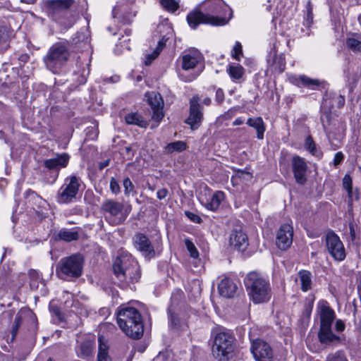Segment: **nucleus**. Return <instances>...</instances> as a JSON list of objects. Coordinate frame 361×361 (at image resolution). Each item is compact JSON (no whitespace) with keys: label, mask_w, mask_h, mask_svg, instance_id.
<instances>
[{"label":"nucleus","mask_w":361,"mask_h":361,"mask_svg":"<svg viewBox=\"0 0 361 361\" xmlns=\"http://www.w3.org/2000/svg\"><path fill=\"white\" fill-rule=\"evenodd\" d=\"M207 13L195 9L187 16L190 27L196 29L201 23L223 25L232 17V10L223 0H206Z\"/></svg>","instance_id":"nucleus-1"},{"label":"nucleus","mask_w":361,"mask_h":361,"mask_svg":"<svg viewBox=\"0 0 361 361\" xmlns=\"http://www.w3.org/2000/svg\"><path fill=\"white\" fill-rule=\"evenodd\" d=\"M113 272L122 287L138 281L141 273L137 262L127 252H122L113 264Z\"/></svg>","instance_id":"nucleus-2"},{"label":"nucleus","mask_w":361,"mask_h":361,"mask_svg":"<svg viewBox=\"0 0 361 361\" xmlns=\"http://www.w3.org/2000/svg\"><path fill=\"white\" fill-rule=\"evenodd\" d=\"M244 284L250 300L255 304L267 302L270 300L271 285L269 279L262 274L249 272L244 279Z\"/></svg>","instance_id":"nucleus-3"},{"label":"nucleus","mask_w":361,"mask_h":361,"mask_svg":"<svg viewBox=\"0 0 361 361\" xmlns=\"http://www.w3.org/2000/svg\"><path fill=\"white\" fill-rule=\"evenodd\" d=\"M117 323L121 329L132 338L138 339L143 335L141 314L135 307L121 308L117 313Z\"/></svg>","instance_id":"nucleus-4"},{"label":"nucleus","mask_w":361,"mask_h":361,"mask_svg":"<svg viewBox=\"0 0 361 361\" xmlns=\"http://www.w3.org/2000/svg\"><path fill=\"white\" fill-rule=\"evenodd\" d=\"M71 56L68 42L59 41L53 44L43 57L46 68L54 74L59 73Z\"/></svg>","instance_id":"nucleus-5"},{"label":"nucleus","mask_w":361,"mask_h":361,"mask_svg":"<svg viewBox=\"0 0 361 361\" xmlns=\"http://www.w3.org/2000/svg\"><path fill=\"white\" fill-rule=\"evenodd\" d=\"M235 338L228 331L218 333L214 339L212 351L213 356L219 361H229L234 356Z\"/></svg>","instance_id":"nucleus-6"},{"label":"nucleus","mask_w":361,"mask_h":361,"mask_svg":"<svg viewBox=\"0 0 361 361\" xmlns=\"http://www.w3.org/2000/svg\"><path fill=\"white\" fill-rule=\"evenodd\" d=\"M83 264L84 259L80 254L63 257L56 266V274L63 279L79 278L82 274Z\"/></svg>","instance_id":"nucleus-7"},{"label":"nucleus","mask_w":361,"mask_h":361,"mask_svg":"<svg viewBox=\"0 0 361 361\" xmlns=\"http://www.w3.org/2000/svg\"><path fill=\"white\" fill-rule=\"evenodd\" d=\"M101 210L105 214V219L112 225L123 224L131 211L129 205L125 208L123 203L112 199L105 200L102 205Z\"/></svg>","instance_id":"nucleus-8"},{"label":"nucleus","mask_w":361,"mask_h":361,"mask_svg":"<svg viewBox=\"0 0 361 361\" xmlns=\"http://www.w3.org/2000/svg\"><path fill=\"white\" fill-rule=\"evenodd\" d=\"M82 180L76 176H70L65 178L63 184L58 190L56 199L60 204L73 202L78 193Z\"/></svg>","instance_id":"nucleus-9"},{"label":"nucleus","mask_w":361,"mask_h":361,"mask_svg":"<svg viewBox=\"0 0 361 361\" xmlns=\"http://www.w3.org/2000/svg\"><path fill=\"white\" fill-rule=\"evenodd\" d=\"M325 244L329 254L334 260L342 262L345 259L346 252L344 245L339 236L333 231L326 234Z\"/></svg>","instance_id":"nucleus-10"},{"label":"nucleus","mask_w":361,"mask_h":361,"mask_svg":"<svg viewBox=\"0 0 361 361\" xmlns=\"http://www.w3.org/2000/svg\"><path fill=\"white\" fill-rule=\"evenodd\" d=\"M250 350L256 361H274L273 350L270 345L263 340H255Z\"/></svg>","instance_id":"nucleus-11"},{"label":"nucleus","mask_w":361,"mask_h":361,"mask_svg":"<svg viewBox=\"0 0 361 361\" xmlns=\"http://www.w3.org/2000/svg\"><path fill=\"white\" fill-rule=\"evenodd\" d=\"M74 0H47L44 8L48 16L54 20L63 12L68 10L73 4Z\"/></svg>","instance_id":"nucleus-12"},{"label":"nucleus","mask_w":361,"mask_h":361,"mask_svg":"<svg viewBox=\"0 0 361 361\" xmlns=\"http://www.w3.org/2000/svg\"><path fill=\"white\" fill-rule=\"evenodd\" d=\"M149 105L153 111L152 119L159 122L164 116L163 108L164 100L161 95L157 92H147L145 94Z\"/></svg>","instance_id":"nucleus-13"},{"label":"nucleus","mask_w":361,"mask_h":361,"mask_svg":"<svg viewBox=\"0 0 361 361\" xmlns=\"http://www.w3.org/2000/svg\"><path fill=\"white\" fill-rule=\"evenodd\" d=\"M292 171L295 182L300 185H304L307 182V164L304 158L295 155L291 159Z\"/></svg>","instance_id":"nucleus-14"},{"label":"nucleus","mask_w":361,"mask_h":361,"mask_svg":"<svg viewBox=\"0 0 361 361\" xmlns=\"http://www.w3.org/2000/svg\"><path fill=\"white\" fill-rule=\"evenodd\" d=\"M205 197H200L201 204L208 210L215 212L219 209L221 202L225 200V194L222 191L212 192L209 189L205 190Z\"/></svg>","instance_id":"nucleus-15"},{"label":"nucleus","mask_w":361,"mask_h":361,"mask_svg":"<svg viewBox=\"0 0 361 361\" xmlns=\"http://www.w3.org/2000/svg\"><path fill=\"white\" fill-rule=\"evenodd\" d=\"M199 99L193 97L190 102V114L186 118L185 123L188 124L192 130H197L201 125L203 119V114Z\"/></svg>","instance_id":"nucleus-16"},{"label":"nucleus","mask_w":361,"mask_h":361,"mask_svg":"<svg viewBox=\"0 0 361 361\" xmlns=\"http://www.w3.org/2000/svg\"><path fill=\"white\" fill-rule=\"evenodd\" d=\"M293 228L289 224H284L279 228L276 234V245L281 250H286L293 242Z\"/></svg>","instance_id":"nucleus-17"},{"label":"nucleus","mask_w":361,"mask_h":361,"mask_svg":"<svg viewBox=\"0 0 361 361\" xmlns=\"http://www.w3.org/2000/svg\"><path fill=\"white\" fill-rule=\"evenodd\" d=\"M318 314L320 319V327L332 326L336 318L335 312L325 300H321L317 305Z\"/></svg>","instance_id":"nucleus-18"},{"label":"nucleus","mask_w":361,"mask_h":361,"mask_svg":"<svg viewBox=\"0 0 361 361\" xmlns=\"http://www.w3.org/2000/svg\"><path fill=\"white\" fill-rule=\"evenodd\" d=\"M202 56L197 49H190L185 51L181 56V67L184 71L195 68L201 62Z\"/></svg>","instance_id":"nucleus-19"},{"label":"nucleus","mask_w":361,"mask_h":361,"mask_svg":"<svg viewBox=\"0 0 361 361\" xmlns=\"http://www.w3.org/2000/svg\"><path fill=\"white\" fill-rule=\"evenodd\" d=\"M135 248L141 252L145 257H153L155 255L154 247L149 238L142 233H137L134 237Z\"/></svg>","instance_id":"nucleus-20"},{"label":"nucleus","mask_w":361,"mask_h":361,"mask_svg":"<svg viewBox=\"0 0 361 361\" xmlns=\"http://www.w3.org/2000/svg\"><path fill=\"white\" fill-rule=\"evenodd\" d=\"M230 244L240 252H245L249 245L247 234L242 229H234L230 235Z\"/></svg>","instance_id":"nucleus-21"},{"label":"nucleus","mask_w":361,"mask_h":361,"mask_svg":"<svg viewBox=\"0 0 361 361\" xmlns=\"http://www.w3.org/2000/svg\"><path fill=\"white\" fill-rule=\"evenodd\" d=\"M318 338L319 342L326 345H336L341 341V337L333 332L332 326L319 327Z\"/></svg>","instance_id":"nucleus-22"},{"label":"nucleus","mask_w":361,"mask_h":361,"mask_svg":"<svg viewBox=\"0 0 361 361\" xmlns=\"http://www.w3.org/2000/svg\"><path fill=\"white\" fill-rule=\"evenodd\" d=\"M70 156L67 153L57 154L54 158L44 161V166L49 170H59L67 166Z\"/></svg>","instance_id":"nucleus-23"},{"label":"nucleus","mask_w":361,"mask_h":361,"mask_svg":"<svg viewBox=\"0 0 361 361\" xmlns=\"http://www.w3.org/2000/svg\"><path fill=\"white\" fill-rule=\"evenodd\" d=\"M218 290L221 296L225 298H232L234 296L237 290V286L233 280L226 277L221 279L219 283Z\"/></svg>","instance_id":"nucleus-24"},{"label":"nucleus","mask_w":361,"mask_h":361,"mask_svg":"<svg viewBox=\"0 0 361 361\" xmlns=\"http://www.w3.org/2000/svg\"><path fill=\"white\" fill-rule=\"evenodd\" d=\"M246 124L256 130L257 139L262 140L264 138L265 124L261 117L249 118Z\"/></svg>","instance_id":"nucleus-25"},{"label":"nucleus","mask_w":361,"mask_h":361,"mask_svg":"<svg viewBox=\"0 0 361 361\" xmlns=\"http://www.w3.org/2000/svg\"><path fill=\"white\" fill-rule=\"evenodd\" d=\"M226 71L233 82H240L245 74V70L240 64L229 65Z\"/></svg>","instance_id":"nucleus-26"},{"label":"nucleus","mask_w":361,"mask_h":361,"mask_svg":"<svg viewBox=\"0 0 361 361\" xmlns=\"http://www.w3.org/2000/svg\"><path fill=\"white\" fill-rule=\"evenodd\" d=\"M267 61L273 71L279 73L284 71L286 67V61L283 54H275L271 59H269Z\"/></svg>","instance_id":"nucleus-27"},{"label":"nucleus","mask_w":361,"mask_h":361,"mask_svg":"<svg viewBox=\"0 0 361 361\" xmlns=\"http://www.w3.org/2000/svg\"><path fill=\"white\" fill-rule=\"evenodd\" d=\"M298 277L300 281L301 290L307 292L312 288V274L307 270H301L298 272Z\"/></svg>","instance_id":"nucleus-28"},{"label":"nucleus","mask_w":361,"mask_h":361,"mask_svg":"<svg viewBox=\"0 0 361 361\" xmlns=\"http://www.w3.org/2000/svg\"><path fill=\"white\" fill-rule=\"evenodd\" d=\"M125 121L127 124L136 125L141 128H145L147 123L142 116L137 113H130L125 116Z\"/></svg>","instance_id":"nucleus-29"},{"label":"nucleus","mask_w":361,"mask_h":361,"mask_svg":"<svg viewBox=\"0 0 361 361\" xmlns=\"http://www.w3.org/2000/svg\"><path fill=\"white\" fill-rule=\"evenodd\" d=\"M58 236L60 240L71 242L78 239L79 233L77 231L63 228L59 231Z\"/></svg>","instance_id":"nucleus-30"},{"label":"nucleus","mask_w":361,"mask_h":361,"mask_svg":"<svg viewBox=\"0 0 361 361\" xmlns=\"http://www.w3.org/2000/svg\"><path fill=\"white\" fill-rule=\"evenodd\" d=\"M169 37H166V36L162 37V38L158 42V45L156 49L153 51V53L152 54H148L147 56V60L145 62V65H150L152 61L158 56L161 51L164 47L166 42L167 41Z\"/></svg>","instance_id":"nucleus-31"},{"label":"nucleus","mask_w":361,"mask_h":361,"mask_svg":"<svg viewBox=\"0 0 361 361\" xmlns=\"http://www.w3.org/2000/svg\"><path fill=\"white\" fill-rule=\"evenodd\" d=\"M305 148L314 156L320 157L322 155V152L317 149L316 144L311 135H309L306 137L305 142Z\"/></svg>","instance_id":"nucleus-32"},{"label":"nucleus","mask_w":361,"mask_h":361,"mask_svg":"<svg viewBox=\"0 0 361 361\" xmlns=\"http://www.w3.org/2000/svg\"><path fill=\"white\" fill-rule=\"evenodd\" d=\"M99 345L97 355V361H110L108 356V346L102 342L101 338H99Z\"/></svg>","instance_id":"nucleus-33"},{"label":"nucleus","mask_w":361,"mask_h":361,"mask_svg":"<svg viewBox=\"0 0 361 361\" xmlns=\"http://www.w3.org/2000/svg\"><path fill=\"white\" fill-rule=\"evenodd\" d=\"M186 148V145L182 141H176L169 143L166 147V151L167 153H172L173 152H182Z\"/></svg>","instance_id":"nucleus-34"},{"label":"nucleus","mask_w":361,"mask_h":361,"mask_svg":"<svg viewBox=\"0 0 361 361\" xmlns=\"http://www.w3.org/2000/svg\"><path fill=\"white\" fill-rule=\"evenodd\" d=\"M299 81L305 87L314 90L316 87L319 86L320 82L319 80L312 79L306 75H301L299 78Z\"/></svg>","instance_id":"nucleus-35"},{"label":"nucleus","mask_w":361,"mask_h":361,"mask_svg":"<svg viewBox=\"0 0 361 361\" xmlns=\"http://www.w3.org/2000/svg\"><path fill=\"white\" fill-rule=\"evenodd\" d=\"M160 4L169 12H175L179 8V4L176 0H160Z\"/></svg>","instance_id":"nucleus-36"},{"label":"nucleus","mask_w":361,"mask_h":361,"mask_svg":"<svg viewBox=\"0 0 361 361\" xmlns=\"http://www.w3.org/2000/svg\"><path fill=\"white\" fill-rule=\"evenodd\" d=\"M326 361H348L345 353L341 350H338L334 353H329Z\"/></svg>","instance_id":"nucleus-37"},{"label":"nucleus","mask_w":361,"mask_h":361,"mask_svg":"<svg viewBox=\"0 0 361 361\" xmlns=\"http://www.w3.org/2000/svg\"><path fill=\"white\" fill-rule=\"evenodd\" d=\"M346 44L347 47L353 51H361V41L355 38H348Z\"/></svg>","instance_id":"nucleus-38"},{"label":"nucleus","mask_w":361,"mask_h":361,"mask_svg":"<svg viewBox=\"0 0 361 361\" xmlns=\"http://www.w3.org/2000/svg\"><path fill=\"white\" fill-rule=\"evenodd\" d=\"M184 243L190 257L195 259L197 258L199 252L193 243L188 238L185 239Z\"/></svg>","instance_id":"nucleus-39"},{"label":"nucleus","mask_w":361,"mask_h":361,"mask_svg":"<svg viewBox=\"0 0 361 361\" xmlns=\"http://www.w3.org/2000/svg\"><path fill=\"white\" fill-rule=\"evenodd\" d=\"M125 33L126 37L122 36L121 38H119V43L116 44V50H118L119 47H124L126 49L130 50V47L128 44L130 39H128V37L130 35L131 30H125Z\"/></svg>","instance_id":"nucleus-40"},{"label":"nucleus","mask_w":361,"mask_h":361,"mask_svg":"<svg viewBox=\"0 0 361 361\" xmlns=\"http://www.w3.org/2000/svg\"><path fill=\"white\" fill-rule=\"evenodd\" d=\"M243 55V49H242V45L239 42H236L232 51H231V56L238 60L240 61V56Z\"/></svg>","instance_id":"nucleus-41"},{"label":"nucleus","mask_w":361,"mask_h":361,"mask_svg":"<svg viewBox=\"0 0 361 361\" xmlns=\"http://www.w3.org/2000/svg\"><path fill=\"white\" fill-rule=\"evenodd\" d=\"M343 186L348 191V195L350 196L353 190L352 178L350 175H345L343 178Z\"/></svg>","instance_id":"nucleus-42"},{"label":"nucleus","mask_w":361,"mask_h":361,"mask_svg":"<svg viewBox=\"0 0 361 361\" xmlns=\"http://www.w3.org/2000/svg\"><path fill=\"white\" fill-rule=\"evenodd\" d=\"M123 188H124V193L126 195H129L130 193L133 190L134 185L131 182L130 179L127 177L123 180Z\"/></svg>","instance_id":"nucleus-43"},{"label":"nucleus","mask_w":361,"mask_h":361,"mask_svg":"<svg viewBox=\"0 0 361 361\" xmlns=\"http://www.w3.org/2000/svg\"><path fill=\"white\" fill-rule=\"evenodd\" d=\"M110 190L112 192V193L115 195H117L121 192V188L118 182L114 177H112L110 180Z\"/></svg>","instance_id":"nucleus-44"},{"label":"nucleus","mask_w":361,"mask_h":361,"mask_svg":"<svg viewBox=\"0 0 361 361\" xmlns=\"http://www.w3.org/2000/svg\"><path fill=\"white\" fill-rule=\"evenodd\" d=\"M185 214L193 223L201 224L202 222V218L197 214L189 211H185Z\"/></svg>","instance_id":"nucleus-45"},{"label":"nucleus","mask_w":361,"mask_h":361,"mask_svg":"<svg viewBox=\"0 0 361 361\" xmlns=\"http://www.w3.org/2000/svg\"><path fill=\"white\" fill-rule=\"evenodd\" d=\"M80 350L84 356H89L92 354V346L89 343H83L80 345Z\"/></svg>","instance_id":"nucleus-46"},{"label":"nucleus","mask_w":361,"mask_h":361,"mask_svg":"<svg viewBox=\"0 0 361 361\" xmlns=\"http://www.w3.org/2000/svg\"><path fill=\"white\" fill-rule=\"evenodd\" d=\"M169 322L173 326H176L178 324L179 320L178 317L171 312V308H169L168 310Z\"/></svg>","instance_id":"nucleus-47"},{"label":"nucleus","mask_w":361,"mask_h":361,"mask_svg":"<svg viewBox=\"0 0 361 361\" xmlns=\"http://www.w3.org/2000/svg\"><path fill=\"white\" fill-rule=\"evenodd\" d=\"M343 159H344L343 154L341 152H338L337 153H336L334 158V165L335 166H338L339 164H341V162L343 161Z\"/></svg>","instance_id":"nucleus-48"},{"label":"nucleus","mask_w":361,"mask_h":361,"mask_svg":"<svg viewBox=\"0 0 361 361\" xmlns=\"http://www.w3.org/2000/svg\"><path fill=\"white\" fill-rule=\"evenodd\" d=\"M307 14V20L310 22H312L313 19V13H312V6L310 1H307V6H306Z\"/></svg>","instance_id":"nucleus-49"},{"label":"nucleus","mask_w":361,"mask_h":361,"mask_svg":"<svg viewBox=\"0 0 361 361\" xmlns=\"http://www.w3.org/2000/svg\"><path fill=\"white\" fill-rule=\"evenodd\" d=\"M345 323L341 319H338L335 324L336 331L338 332H342L345 330Z\"/></svg>","instance_id":"nucleus-50"},{"label":"nucleus","mask_w":361,"mask_h":361,"mask_svg":"<svg viewBox=\"0 0 361 361\" xmlns=\"http://www.w3.org/2000/svg\"><path fill=\"white\" fill-rule=\"evenodd\" d=\"M224 100V91L219 88L216 91V101L220 104Z\"/></svg>","instance_id":"nucleus-51"},{"label":"nucleus","mask_w":361,"mask_h":361,"mask_svg":"<svg viewBox=\"0 0 361 361\" xmlns=\"http://www.w3.org/2000/svg\"><path fill=\"white\" fill-rule=\"evenodd\" d=\"M168 195V190L166 188H161L157 192V197L159 200L164 199Z\"/></svg>","instance_id":"nucleus-52"},{"label":"nucleus","mask_w":361,"mask_h":361,"mask_svg":"<svg viewBox=\"0 0 361 361\" xmlns=\"http://www.w3.org/2000/svg\"><path fill=\"white\" fill-rule=\"evenodd\" d=\"M29 276L32 281H37L40 277L39 273L35 270H30Z\"/></svg>","instance_id":"nucleus-53"},{"label":"nucleus","mask_w":361,"mask_h":361,"mask_svg":"<svg viewBox=\"0 0 361 361\" xmlns=\"http://www.w3.org/2000/svg\"><path fill=\"white\" fill-rule=\"evenodd\" d=\"M312 308H313V302H309L308 304H307L305 305V312L307 314V316H310L312 311Z\"/></svg>","instance_id":"nucleus-54"},{"label":"nucleus","mask_w":361,"mask_h":361,"mask_svg":"<svg viewBox=\"0 0 361 361\" xmlns=\"http://www.w3.org/2000/svg\"><path fill=\"white\" fill-rule=\"evenodd\" d=\"M337 104L338 108H341L345 104V97L342 95H339L337 97Z\"/></svg>","instance_id":"nucleus-55"},{"label":"nucleus","mask_w":361,"mask_h":361,"mask_svg":"<svg viewBox=\"0 0 361 361\" xmlns=\"http://www.w3.org/2000/svg\"><path fill=\"white\" fill-rule=\"evenodd\" d=\"M22 324V318L20 315L17 314L14 319V325L17 327H20Z\"/></svg>","instance_id":"nucleus-56"},{"label":"nucleus","mask_w":361,"mask_h":361,"mask_svg":"<svg viewBox=\"0 0 361 361\" xmlns=\"http://www.w3.org/2000/svg\"><path fill=\"white\" fill-rule=\"evenodd\" d=\"M90 73V69H89V67H87V71H85V69H83L82 71V73H81V75H82V82H85L86 81V75H87Z\"/></svg>","instance_id":"nucleus-57"},{"label":"nucleus","mask_w":361,"mask_h":361,"mask_svg":"<svg viewBox=\"0 0 361 361\" xmlns=\"http://www.w3.org/2000/svg\"><path fill=\"white\" fill-rule=\"evenodd\" d=\"M349 228H350V235L352 237V239H353L355 238V228H354L353 224H350V226H349Z\"/></svg>","instance_id":"nucleus-58"},{"label":"nucleus","mask_w":361,"mask_h":361,"mask_svg":"<svg viewBox=\"0 0 361 361\" xmlns=\"http://www.w3.org/2000/svg\"><path fill=\"white\" fill-rule=\"evenodd\" d=\"M18 329H19V327L16 326V325L13 326L12 331H11L13 338H14L16 337V336L18 333Z\"/></svg>","instance_id":"nucleus-59"},{"label":"nucleus","mask_w":361,"mask_h":361,"mask_svg":"<svg viewBox=\"0 0 361 361\" xmlns=\"http://www.w3.org/2000/svg\"><path fill=\"white\" fill-rule=\"evenodd\" d=\"M211 99L210 98H205L204 100H203V104L208 106L211 104Z\"/></svg>","instance_id":"nucleus-60"},{"label":"nucleus","mask_w":361,"mask_h":361,"mask_svg":"<svg viewBox=\"0 0 361 361\" xmlns=\"http://www.w3.org/2000/svg\"><path fill=\"white\" fill-rule=\"evenodd\" d=\"M166 28H169V27H166L165 25L161 24V25H159L157 26V30H159V32H161V31H162V30H163V29H164V28H166Z\"/></svg>","instance_id":"nucleus-61"},{"label":"nucleus","mask_w":361,"mask_h":361,"mask_svg":"<svg viewBox=\"0 0 361 361\" xmlns=\"http://www.w3.org/2000/svg\"><path fill=\"white\" fill-rule=\"evenodd\" d=\"M20 1L23 3L32 4H34L37 0H20Z\"/></svg>","instance_id":"nucleus-62"},{"label":"nucleus","mask_w":361,"mask_h":361,"mask_svg":"<svg viewBox=\"0 0 361 361\" xmlns=\"http://www.w3.org/2000/svg\"><path fill=\"white\" fill-rule=\"evenodd\" d=\"M109 165V161H106L105 162L100 164V169H103Z\"/></svg>","instance_id":"nucleus-63"},{"label":"nucleus","mask_w":361,"mask_h":361,"mask_svg":"<svg viewBox=\"0 0 361 361\" xmlns=\"http://www.w3.org/2000/svg\"><path fill=\"white\" fill-rule=\"evenodd\" d=\"M198 74L192 75L187 81H191L197 78Z\"/></svg>","instance_id":"nucleus-64"}]
</instances>
